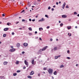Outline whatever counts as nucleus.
Segmentation results:
<instances>
[{
  "label": "nucleus",
  "instance_id": "obj_47",
  "mask_svg": "<svg viewBox=\"0 0 79 79\" xmlns=\"http://www.w3.org/2000/svg\"><path fill=\"white\" fill-rule=\"evenodd\" d=\"M50 40H51V41H53V39H52V38H51L50 39Z\"/></svg>",
  "mask_w": 79,
  "mask_h": 79
},
{
  "label": "nucleus",
  "instance_id": "obj_17",
  "mask_svg": "<svg viewBox=\"0 0 79 79\" xmlns=\"http://www.w3.org/2000/svg\"><path fill=\"white\" fill-rule=\"evenodd\" d=\"M7 63H8V62H5L4 63V65H6V64H7Z\"/></svg>",
  "mask_w": 79,
  "mask_h": 79
},
{
  "label": "nucleus",
  "instance_id": "obj_44",
  "mask_svg": "<svg viewBox=\"0 0 79 79\" xmlns=\"http://www.w3.org/2000/svg\"><path fill=\"white\" fill-rule=\"evenodd\" d=\"M52 11H54V8H52L51 10Z\"/></svg>",
  "mask_w": 79,
  "mask_h": 79
},
{
  "label": "nucleus",
  "instance_id": "obj_60",
  "mask_svg": "<svg viewBox=\"0 0 79 79\" xmlns=\"http://www.w3.org/2000/svg\"><path fill=\"white\" fill-rule=\"evenodd\" d=\"M52 79H54V77H53L52 76Z\"/></svg>",
  "mask_w": 79,
  "mask_h": 79
},
{
  "label": "nucleus",
  "instance_id": "obj_55",
  "mask_svg": "<svg viewBox=\"0 0 79 79\" xmlns=\"http://www.w3.org/2000/svg\"><path fill=\"white\" fill-rule=\"evenodd\" d=\"M56 5H58V2H56Z\"/></svg>",
  "mask_w": 79,
  "mask_h": 79
},
{
  "label": "nucleus",
  "instance_id": "obj_19",
  "mask_svg": "<svg viewBox=\"0 0 79 79\" xmlns=\"http://www.w3.org/2000/svg\"><path fill=\"white\" fill-rule=\"evenodd\" d=\"M27 77H28V78H30V79H32V77L30 76H28Z\"/></svg>",
  "mask_w": 79,
  "mask_h": 79
},
{
  "label": "nucleus",
  "instance_id": "obj_40",
  "mask_svg": "<svg viewBox=\"0 0 79 79\" xmlns=\"http://www.w3.org/2000/svg\"><path fill=\"white\" fill-rule=\"evenodd\" d=\"M16 64H19V62H18V61L16 62Z\"/></svg>",
  "mask_w": 79,
  "mask_h": 79
},
{
  "label": "nucleus",
  "instance_id": "obj_21",
  "mask_svg": "<svg viewBox=\"0 0 79 79\" xmlns=\"http://www.w3.org/2000/svg\"><path fill=\"white\" fill-rule=\"evenodd\" d=\"M4 77H1L0 76V79H4L5 78H3Z\"/></svg>",
  "mask_w": 79,
  "mask_h": 79
},
{
  "label": "nucleus",
  "instance_id": "obj_37",
  "mask_svg": "<svg viewBox=\"0 0 79 79\" xmlns=\"http://www.w3.org/2000/svg\"><path fill=\"white\" fill-rule=\"evenodd\" d=\"M35 21V19H33L32 20V21L33 22H34V21Z\"/></svg>",
  "mask_w": 79,
  "mask_h": 79
},
{
  "label": "nucleus",
  "instance_id": "obj_3",
  "mask_svg": "<svg viewBox=\"0 0 79 79\" xmlns=\"http://www.w3.org/2000/svg\"><path fill=\"white\" fill-rule=\"evenodd\" d=\"M47 47H48V46H45V47L43 48L42 49V51H45V50H46V49H47Z\"/></svg>",
  "mask_w": 79,
  "mask_h": 79
},
{
  "label": "nucleus",
  "instance_id": "obj_58",
  "mask_svg": "<svg viewBox=\"0 0 79 79\" xmlns=\"http://www.w3.org/2000/svg\"><path fill=\"white\" fill-rule=\"evenodd\" d=\"M40 40H42V39L41 38H40Z\"/></svg>",
  "mask_w": 79,
  "mask_h": 79
},
{
  "label": "nucleus",
  "instance_id": "obj_53",
  "mask_svg": "<svg viewBox=\"0 0 79 79\" xmlns=\"http://www.w3.org/2000/svg\"><path fill=\"white\" fill-rule=\"evenodd\" d=\"M35 34H37V31H35Z\"/></svg>",
  "mask_w": 79,
  "mask_h": 79
},
{
  "label": "nucleus",
  "instance_id": "obj_18",
  "mask_svg": "<svg viewBox=\"0 0 79 79\" xmlns=\"http://www.w3.org/2000/svg\"><path fill=\"white\" fill-rule=\"evenodd\" d=\"M7 25L8 26H10V25H11V23H7Z\"/></svg>",
  "mask_w": 79,
  "mask_h": 79
},
{
  "label": "nucleus",
  "instance_id": "obj_42",
  "mask_svg": "<svg viewBox=\"0 0 79 79\" xmlns=\"http://www.w3.org/2000/svg\"><path fill=\"white\" fill-rule=\"evenodd\" d=\"M66 8H69V6H68V5L66 6Z\"/></svg>",
  "mask_w": 79,
  "mask_h": 79
},
{
  "label": "nucleus",
  "instance_id": "obj_48",
  "mask_svg": "<svg viewBox=\"0 0 79 79\" xmlns=\"http://www.w3.org/2000/svg\"><path fill=\"white\" fill-rule=\"evenodd\" d=\"M29 21H32V20H31V19H29Z\"/></svg>",
  "mask_w": 79,
  "mask_h": 79
},
{
  "label": "nucleus",
  "instance_id": "obj_56",
  "mask_svg": "<svg viewBox=\"0 0 79 79\" xmlns=\"http://www.w3.org/2000/svg\"><path fill=\"white\" fill-rule=\"evenodd\" d=\"M19 23V22H17L16 23V24H18V23Z\"/></svg>",
  "mask_w": 79,
  "mask_h": 79
},
{
  "label": "nucleus",
  "instance_id": "obj_23",
  "mask_svg": "<svg viewBox=\"0 0 79 79\" xmlns=\"http://www.w3.org/2000/svg\"><path fill=\"white\" fill-rule=\"evenodd\" d=\"M63 26V23H61L60 24V26L61 27H62Z\"/></svg>",
  "mask_w": 79,
  "mask_h": 79
},
{
  "label": "nucleus",
  "instance_id": "obj_50",
  "mask_svg": "<svg viewBox=\"0 0 79 79\" xmlns=\"http://www.w3.org/2000/svg\"><path fill=\"white\" fill-rule=\"evenodd\" d=\"M26 69V67H23V69Z\"/></svg>",
  "mask_w": 79,
  "mask_h": 79
},
{
  "label": "nucleus",
  "instance_id": "obj_64",
  "mask_svg": "<svg viewBox=\"0 0 79 79\" xmlns=\"http://www.w3.org/2000/svg\"><path fill=\"white\" fill-rule=\"evenodd\" d=\"M55 6H53V8H55Z\"/></svg>",
  "mask_w": 79,
  "mask_h": 79
},
{
  "label": "nucleus",
  "instance_id": "obj_9",
  "mask_svg": "<svg viewBox=\"0 0 79 79\" xmlns=\"http://www.w3.org/2000/svg\"><path fill=\"white\" fill-rule=\"evenodd\" d=\"M9 29L8 28H5L4 29V31H8Z\"/></svg>",
  "mask_w": 79,
  "mask_h": 79
},
{
  "label": "nucleus",
  "instance_id": "obj_22",
  "mask_svg": "<svg viewBox=\"0 0 79 79\" xmlns=\"http://www.w3.org/2000/svg\"><path fill=\"white\" fill-rule=\"evenodd\" d=\"M6 34H4L3 35V37H6Z\"/></svg>",
  "mask_w": 79,
  "mask_h": 79
},
{
  "label": "nucleus",
  "instance_id": "obj_34",
  "mask_svg": "<svg viewBox=\"0 0 79 79\" xmlns=\"http://www.w3.org/2000/svg\"><path fill=\"white\" fill-rule=\"evenodd\" d=\"M25 23H27V20H25L24 21Z\"/></svg>",
  "mask_w": 79,
  "mask_h": 79
},
{
  "label": "nucleus",
  "instance_id": "obj_1",
  "mask_svg": "<svg viewBox=\"0 0 79 79\" xmlns=\"http://www.w3.org/2000/svg\"><path fill=\"white\" fill-rule=\"evenodd\" d=\"M48 72L50 74H51V73H53V69H49L48 70Z\"/></svg>",
  "mask_w": 79,
  "mask_h": 79
},
{
  "label": "nucleus",
  "instance_id": "obj_14",
  "mask_svg": "<svg viewBox=\"0 0 79 79\" xmlns=\"http://www.w3.org/2000/svg\"><path fill=\"white\" fill-rule=\"evenodd\" d=\"M57 73V72H56V71H55L53 73L54 75H56Z\"/></svg>",
  "mask_w": 79,
  "mask_h": 79
},
{
  "label": "nucleus",
  "instance_id": "obj_26",
  "mask_svg": "<svg viewBox=\"0 0 79 79\" xmlns=\"http://www.w3.org/2000/svg\"><path fill=\"white\" fill-rule=\"evenodd\" d=\"M45 17L47 18H48V15H45Z\"/></svg>",
  "mask_w": 79,
  "mask_h": 79
},
{
  "label": "nucleus",
  "instance_id": "obj_33",
  "mask_svg": "<svg viewBox=\"0 0 79 79\" xmlns=\"http://www.w3.org/2000/svg\"><path fill=\"white\" fill-rule=\"evenodd\" d=\"M68 35H69V37H70V36H71V34H70L69 35V33H68Z\"/></svg>",
  "mask_w": 79,
  "mask_h": 79
},
{
  "label": "nucleus",
  "instance_id": "obj_38",
  "mask_svg": "<svg viewBox=\"0 0 79 79\" xmlns=\"http://www.w3.org/2000/svg\"><path fill=\"white\" fill-rule=\"evenodd\" d=\"M51 9V7L49 6L48 7V10H50V9Z\"/></svg>",
  "mask_w": 79,
  "mask_h": 79
},
{
  "label": "nucleus",
  "instance_id": "obj_5",
  "mask_svg": "<svg viewBox=\"0 0 79 79\" xmlns=\"http://www.w3.org/2000/svg\"><path fill=\"white\" fill-rule=\"evenodd\" d=\"M34 74V71H32L30 74V76H31V75H33V74Z\"/></svg>",
  "mask_w": 79,
  "mask_h": 79
},
{
  "label": "nucleus",
  "instance_id": "obj_25",
  "mask_svg": "<svg viewBox=\"0 0 79 79\" xmlns=\"http://www.w3.org/2000/svg\"><path fill=\"white\" fill-rule=\"evenodd\" d=\"M77 24H79V20H78L77 22Z\"/></svg>",
  "mask_w": 79,
  "mask_h": 79
},
{
  "label": "nucleus",
  "instance_id": "obj_46",
  "mask_svg": "<svg viewBox=\"0 0 79 79\" xmlns=\"http://www.w3.org/2000/svg\"><path fill=\"white\" fill-rule=\"evenodd\" d=\"M69 53V50H68L67 51V53Z\"/></svg>",
  "mask_w": 79,
  "mask_h": 79
},
{
  "label": "nucleus",
  "instance_id": "obj_27",
  "mask_svg": "<svg viewBox=\"0 0 79 79\" xmlns=\"http://www.w3.org/2000/svg\"><path fill=\"white\" fill-rule=\"evenodd\" d=\"M67 28L68 29H71V27H68Z\"/></svg>",
  "mask_w": 79,
  "mask_h": 79
},
{
  "label": "nucleus",
  "instance_id": "obj_35",
  "mask_svg": "<svg viewBox=\"0 0 79 79\" xmlns=\"http://www.w3.org/2000/svg\"><path fill=\"white\" fill-rule=\"evenodd\" d=\"M67 59H68V60H70V59H71V58L69 57H67Z\"/></svg>",
  "mask_w": 79,
  "mask_h": 79
},
{
  "label": "nucleus",
  "instance_id": "obj_24",
  "mask_svg": "<svg viewBox=\"0 0 79 79\" xmlns=\"http://www.w3.org/2000/svg\"><path fill=\"white\" fill-rule=\"evenodd\" d=\"M57 49V47H55L54 48V50H56Z\"/></svg>",
  "mask_w": 79,
  "mask_h": 79
},
{
  "label": "nucleus",
  "instance_id": "obj_49",
  "mask_svg": "<svg viewBox=\"0 0 79 79\" xmlns=\"http://www.w3.org/2000/svg\"><path fill=\"white\" fill-rule=\"evenodd\" d=\"M57 57H58V58H59L60 57H61V56L60 55H59L58 56H57Z\"/></svg>",
  "mask_w": 79,
  "mask_h": 79
},
{
  "label": "nucleus",
  "instance_id": "obj_39",
  "mask_svg": "<svg viewBox=\"0 0 79 79\" xmlns=\"http://www.w3.org/2000/svg\"><path fill=\"white\" fill-rule=\"evenodd\" d=\"M25 53V52L23 51L22 52V54H24V53Z\"/></svg>",
  "mask_w": 79,
  "mask_h": 79
},
{
  "label": "nucleus",
  "instance_id": "obj_13",
  "mask_svg": "<svg viewBox=\"0 0 79 79\" xmlns=\"http://www.w3.org/2000/svg\"><path fill=\"white\" fill-rule=\"evenodd\" d=\"M34 60L33 59V60L31 61V63L32 64H34Z\"/></svg>",
  "mask_w": 79,
  "mask_h": 79
},
{
  "label": "nucleus",
  "instance_id": "obj_4",
  "mask_svg": "<svg viewBox=\"0 0 79 79\" xmlns=\"http://www.w3.org/2000/svg\"><path fill=\"white\" fill-rule=\"evenodd\" d=\"M45 19L43 18H42L41 19L39 20V22H42L43 21H44Z\"/></svg>",
  "mask_w": 79,
  "mask_h": 79
},
{
  "label": "nucleus",
  "instance_id": "obj_61",
  "mask_svg": "<svg viewBox=\"0 0 79 79\" xmlns=\"http://www.w3.org/2000/svg\"><path fill=\"white\" fill-rule=\"evenodd\" d=\"M75 27L76 29H77V26H75Z\"/></svg>",
  "mask_w": 79,
  "mask_h": 79
},
{
  "label": "nucleus",
  "instance_id": "obj_8",
  "mask_svg": "<svg viewBox=\"0 0 79 79\" xmlns=\"http://www.w3.org/2000/svg\"><path fill=\"white\" fill-rule=\"evenodd\" d=\"M23 45L25 47H27L28 45V44L27 43H24L23 44Z\"/></svg>",
  "mask_w": 79,
  "mask_h": 79
},
{
  "label": "nucleus",
  "instance_id": "obj_20",
  "mask_svg": "<svg viewBox=\"0 0 79 79\" xmlns=\"http://www.w3.org/2000/svg\"><path fill=\"white\" fill-rule=\"evenodd\" d=\"M28 29L30 31H32V28H31V27L29 28Z\"/></svg>",
  "mask_w": 79,
  "mask_h": 79
},
{
  "label": "nucleus",
  "instance_id": "obj_63",
  "mask_svg": "<svg viewBox=\"0 0 79 79\" xmlns=\"http://www.w3.org/2000/svg\"><path fill=\"white\" fill-rule=\"evenodd\" d=\"M77 16H78V17H79V14L77 15Z\"/></svg>",
  "mask_w": 79,
  "mask_h": 79
},
{
  "label": "nucleus",
  "instance_id": "obj_52",
  "mask_svg": "<svg viewBox=\"0 0 79 79\" xmlns=\"http://www.w3.org/2000/svg\"><path fill=\"white\" fill-rule=\"evenodd\" d=\"M39 30L40 31H41V28H39Z\"/></svg>",
  "mask_w": 79,
  "mask_h": 79
},
{
  "label": "nucleus",
  "instance_id": "obj_28",
  "mask_svg": "<svg viewBox=\"0 0 79 79\" xmlns=\"http://www.w3.org/2000/svg\"><path fill=\"white\" fill-rule=\"evenodd\" d=\"M24 11H25V10H23L21 12V13H23V12H24Z\"/></svg>",
  "mask_w": 79,
  "mask_h": 79
},
{
  "label": "nucleus",
  "instance_id": "obj_16",
  "mask_svg": "<svg viewBox=\"0 0 79 79\" xmlns=\"http://www.w3.org/2000/svg\"><path fill=\"white\" fill-rule=\"evenodd\" d=\"M13 75L14 76H16V75H17V73H14L13 74Z\"/></svg>",
  "mask_w": 79,
  "mask_h": 79
},
{
  "label": "nucleus",
  "instance_id": "obj_12",
  "mask_svg": "<svg viewBox=\"0 0 79 79\" xmlns=\"http://www.w3.org/2000/svg\"><path fill=\"white\" fill-rule=\"evenodd\" d=\"M16 46L18 48H19L20 47V44L17 43L16 45Z\"/></svg>",
  "mask_w": 79,
  "mask_h": 79
},
{
  "label": "nucleus",
  "instance_id": "obj_2",
  "mask_svg": "<svg viewBox=\"0 0 79 79\" xmlns=\"http://www.w3.org/2000/svg\"><path fill=\"white\" fill-rule=\"evenodd\" d=\"M15 49L13 48L12 49H11L10 50V52H15Z\"/></svg>",
  "mask_w": 79,
  "mask_h": 79
},
{
  "label": "nucleus",
  "instance_id": "obj_31",
  "mask_svg": "<svg viewBox=\"0 0 79 79\" xmlns=\"http://www.w3.org/2000/svg\"><path fill=\"white\" fill-rule=\"evenodd\" d=\"M21 71L20 70H18L17 71V73H20Z\"/></svg>",
  "mask_w": 79,
  "mask_h": 79
},
{
  "label": "nucleus",
  "instance_id": "obj_41",
  "mask_svg": "<svg viewBox=\"0 0 79 79\" xmlns=\"http://www.w3.org/2000/svg\"><path fill=\"white\" fill-rule=\"evenodd\" d=\"M5 16V14H2V16Z\"/></svg>",
  "mask_w": 79,
  "mask_h": 79
},
{
  "label": "nucleus",
  "instance_id": "obj_10",
  "mask_svg": "<svg viewBox=\"0 0 79 79\" xmlns=\"http://www.w3.org/2000/svg\"><path fill=\"white\" fill-rule=\"evenodd\" d=\"M42 49H40V50L38 51V53H40V54H41V53H42Z\"/></svg>",
  "mask_w": 79,
  "mask_h": 79
},
{
  "label": "nucleus",
  "instance_id": "obj_30",
  "mask_svg": "<svg viewBox=\"0 0 79 79\" xmlns=\"http://www.w3.org/2000/svg\"><path fill=\"white\" fill-rule=\"evenodd\" d=\"M58 56H55V59H57V58H58Z\"/></svg>",
  "mask_w": 79,
  "mask_h": 79
},
{
  "label": "nucleus",
  "instance_id": "obj_7",
  "mask_svg": "<svg viewBox=\"0 0 79 79\" xmlns=\"http://www.w3.org/2000/svg\"><path fill=\"white\" fill-rule=\"evenodd\" d=\"M65 5H66V2H64L62 5V8H63V9H64V8Z\"/></svg>",
  "mask_w": 79,
  "mask_h": 79
},
{
  "label": "nucleus",
  "instance_id": "obj_15",
  "mask_svg": "<svg viewBox=\"0 0 79 79\" xmlns=\"http://www.w3.org/2000/svg\"><path fill=\"white\" fill-rule=\"evenodd\" d=\"M64 67V65H61L60 66V68H63Z\"/></svg>",
  "mask_w": 79,
  "mask_h": 79
},
{
  "label": "nucleus",
  "instance_id": "obj_59",
  "mask_svg": "<svg viewBox=\"0 0 79 79\" xmlns=\"http://www.w3.org/2000/svg\"><path fill=\"white\" fill-rule=\"evenodd\" d=\"M69 21H71V19H69Z\"/></svg>",
  "mask_w": 79,
  "mask_h": 79
},
{
  "label": "nucleus",
  "instance_id": "obj_51",
  "mask_svg": "<svg viewBox=\"0 0 79 79\" xmlns=\"http://www.w3.org/2000/svg\"><path fill=\"white\" fill-rule=\"evenodd\" d=\"M76 66H79V64H77L76 65Z\"/></svg>",
  "mask_w": 79,
  "mask_h": 79
},
{
  "label": "nucleus",
  "instance_id": "obj_6",
  "mask_svg": "<svg viewBox=\"0 0 79 79\" xmlns=\"http://www.w3.org/2000/svg\"><path fill=\"white\" fill-rule=\"evenodd\" d=\"M62 18H67V16L66 15H62Z\"/></svg>",
  "mask_w": 79,
  "mask_h": 79
},
{
  "label": "nucleus",
  "instance_id": "obj_43",
  "mask_svg": "<svg viewBox=\"0 0 79 79\" xmlns=\"http://www.w3.org/2000/svg\"><path fill=\"white\" fill-rule=\"evenodd\" d=\"M25 21V19H22V22H24Z\"/></svg>",
  "mask_w": 79,
  "mask_h": 79
},
{
  "label": "nucleus",
  "instance_id": "obj_62",
  "mask_svg": "<svg viewBox=\"0 0 79 79\" xmlns=\"http://www.w3.org/2000/svg\"><path fill=\"white\" fill-rule=\"evenodd\" d=\"M26 67H28V66H29V65L28 64L27 65H26Z\"/></svg>",
  "mask_w": 79,
  "mask_h": 79
},
{
  "label": "nucleus",
  "instance_id": "obj_29",
  "mask_svg": "<svg viewBox=\"0 0 79 79\" xmlns=\"http://www.w3.org/2000/svg\"><path fill=\"white\" fill-rule=\"evenodd\" d=\"M77 13L76 12H74V15H77Z\"/></svg>",
  "mask_w": 79,
  "mask_h": 79
},
{
  "label": "nucleus",
  "instance_id": "obj_36",
  "mask_svg": "<svg viewBox=\"0 0 79 79\" xmlns=\"http://www.w3.org/2000/svg\"><path fill=\"white\" fill-rule=\"evenodd\" d=\"M12 35H15V33H14V32H12Z\"/></svg>",
  "mask_w": 79,
  "mask_h": 79
},
{
  "label": "nucleus",
  "instance_id": "obj_11",
  "mask_svg": "<svg viewBox=\"0 0 79 79\" xmlns=\"http://www.w3.org/2000/svg\"><path fill=\"white\" fill-rule=\"evenodd\" d=\"M24 63L26 65H27L28 64V62H27V61H26V60H25Z\"/></svg>",
  "mask_w": 79,
  "mask_h": 79
},
{
  "label": "nucleus",
  "instance_id": "obj_45",
  "mask_svg": "<svg viewBox=\"0 0 79 79\" xmlns=\"http://www.w3.org/2000/svg\"><path fill=\"white\" fill-rule=\"evenodd\" d=\"M49 28H50V26H48L47 27V29H48Z\"/></svg>",
  "mask_w": 79,
  "mask_h": 79
},
{
  "label": "nucleus",
  "instance_id": "obj_32",
  "mask_svg": "<svg viewBox=\"0 0 79 79\" xmlns=\"http://www.w3.org/2000/svg\"><path fill=\"white\" fill-rule=\"evenodd\" d=\"M43 70H47V68H45V67H44L43 68Z\"/></svg>",
  "mask_w": 79,
  "mask_h": 79
},
{
  "label": "nucleus",
  "instance_id": "obj_57",
  "mask_svg": "<svg viewBox=\"0 0 79 79\" xmlns=\"http://www.w3.org/2000/svg\"><path fill=\"white\" fill-rule=\"evenodd\" d=\"M11 48H13V46H11Z\"/></svg>",
  "mask_w": 79,
  "mask_h": 79
},
{
  "label": "nucleus",
  "instance_id": "obj_54",
  "mask_svg": "<svg viewBox=\"0 0 79 79\" xmlns=\"http://www.w3.org/2000/svg\"><path fill=\"white\" fill-rule=\"evenodd\" d=\"M40 73H39L38 74V76H39V77H40Z\"/></svg>",
  "mask_w": 79,
  "mask_h": 79
}]
</instances>
